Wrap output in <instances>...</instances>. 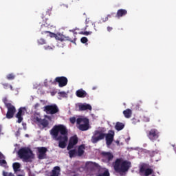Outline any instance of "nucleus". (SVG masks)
Masks as SVG:
<instances>
[{"instance_id": "9b49d317", "label": "nucleus", "mask_w": 176, "mask_h": 176, "mask_svg": "<svg viewBox=\"0 0 176 176\" xmlns=\"http://www.w3.org/2000/svg\"><path fill=\"white\" fill-rule=\"evenodd\" d=\"M54 82L58 83L59 87H64L68 85V78L65 76L56 77Z\"/></svg>"}, {"instance_id": "b1692460", "label": "nucleus", "mask_w": 176, "mask_h": 176, "mask_svg": "<svg viewBox=\"0 0 176 176\" xmlns=\"http://www.w3.org/2000/svg\"><path fill=\"white\" fill-rule=\"evenodd\" d=\"M69 157L72 158V157H75V156H78V151H76V149H72V150H69Z\"/></svg>"}, {"instance_id": "cd10ccee", "label": "nucleus", "mask_w": 176, "mask_h": 176, "mask_svg": "<svg viewBox=\"0 0 176 176\" xmlns=\"http://www.w3.org/2000/svg\"><path fill=\"white\" fill-rule=\"evenodd\" d=\"M59 97H61L62 98H67L68 97V95L65 91H60L58 93Z\"/></svg>"}, {"instance_id": "09e8293b", "label": "nucleus", "mask_w": 176, "mask_h": 176, "mask_svg": "<svg viewBox=\"0 0 176 176\" xmlns=\"http://www.w3.org/2000/svg\"><path fill=\"white\" fill-rule=\"evenodd\" d=\"M40 101H41V102H42V101H43V100H41Z\"/></svg>"}, {"instance_id": "423d86ee", "label": "nucleus", "mask_w": 176, "mask_h": 176, "mask_svg": "<svg viewBox=\"0 0 176 176\" xmlns=\"http://www.w3.org/2000/svg\"><path fill=\"white\" fill-rule=\"evenodd\" d=\"M146 136L151 142H156V141H160V132L156 129H151L146 131Z\"/></svg>"}, {"instance_id": "72a5a7b5", "label": "nucleus", "mask_w": 176, "mask_h": 176, "mask_svg": "<svg viewBox=\"0 0 176 176\" xmlns=\"http://www.w3.org/2000/svg\"><path fill=\"white\" fill-rule=\"evenodd\" d=\"M87 166H95V167H97L98 164L96 162H88L86 163Z\"/></svg>"}, {"instance_id": "2f4dec72", "label": "nucleus", "mask_w": 176, "mask_h": 176, "mask_svg": "<svg viewBox=\"0 0 176 176\" xmlns=\"http://www.w3.org/2000/svg\"><path fill=\"white\" fill-rule=\"evenodd\" d=\"M56 47L54 45L50 46V45H47L44 47L45 50H53Z\"/></svg>"}, {"instance_id": "a19ab883", "label": "nucleus", "mask_w": 176, "mask_h": 176, "mask_svg": "<svg viewBox=\"0 0 176 176\" xmlns=\"http://www.w3.org/2000/svg\"><path fill=\"white\" fill-rule=\"evenodd\" d=\"M34 120H35L36 122H37L38 123H41V122H42V120H41L40 118H38V117H36V118H34Z\"/></svg>"}, {"instance_id": "1a4fd4ad", "label": "nucleus", "mask_w": 176, "mask_h": 176, "mask_svg": "<svg viewBox=\"0 0 176 176\" xmlns=\"http://www.w3.org/2000/svg\"><path fill=\"white\" fill-rule=\"evenodd\" d=\"M44 111L47 115H55V113H57L60 110L56 104H51L45 106Z\"/></svg>"}, {"instance_id": "e433bc0d", "label": "nucleus", "mask_w": 176, "mask_h": 176, "mask_svg": "<svg viewBox=\"0 0 176 176\" xmlns=\"http://www.w3.org/2000/svg\"><path fill=\"white\" fill-rule=\"evenodd\" d=\"M80 41L82 43H87V42H88L89 40L87 38V37H82Z\"/></svg>"}, {"instance_id": "c756f323", "label": "nucleus", "mask_w": 176, "mask_h": 176, "mask_svg": "<svg viewBox=\"0 0 176 176\" xmlns=\"http://www.w3.org/2000/svg\"><path fill=\"white\" fill-rule=\"evenodd\" d=\"M111 175L109 174V170H106L104 171V173H99L96 176H110Z\"/></svg>"}, {"instance_id": "f257e3e1", "label": "nucleus", "mask_w": 176, "mask_h": 176, "mask_svg": "<svg viewBox=\"0 0 176 176\" xmlns=\"http://www.w3.org/2000/svg\"><path fill=\"white\" fill-rule=\"evenodd\" d=\"M50 133L53 140L58 141V146L61 149L67 147V143L68 142V129H67L65 126L63 124L55 125L50 131Z\"/></svg>"}, {"instance_id": "f704fd0d", "label": "nucleus", "mask_w": 176, "mask_h": 176, "mask_svg": "<svg viewBox=\"0 0 176 176\" xmlns=\"http://www.w3.org/2000/svg\"><path fill=\"white\" fill-rule=\"evenodd\" d=\"M69 122L72 123V124H75V122H76V118L75 117H72L69 118Z\"/></svg>"}, {"instance_id": "c9c22d12", "label": "nucleus", "mask_w": 176, "mask_h": 176, "mask_svg": "<svg viewBox=\"0 0 176 176\" xmlns=\"http://www.w3.org/2000/svg\"><path fill=\"white\" fill-rule=\"evenodd\" d=\"M3 176H14V175H13V173H7L5 170L3 171Z\"/></svg>"}, {"instance_id": "5701e85b", "label": "nucleus", "mask_w": 176, "mask_h": 176, "mask_svg": "<svg viewBox=\"0 0 176 176\" xmlns=\"http://www.w3.org/2000/svg\"><path fill=\"white\" fill-rule=\"evenodd\" d=\"M115 129L117 131H120L124 129V124L122 122H117L115 125Z\"/></svg>"}, {"instance_id": "c85d7f7f", "label": "nucleus", "mask_w": 176, "mask_h": 176, "mask_svg": "<svg viewBox=\"0 0 176 176\" xmlns=\"http://www.w3.org/2000/svg\"><path fill=\"white\" fill-rule=\"evenodd\" d=\"M2 86L3 89H8L10 87V90L13 91V87L11 85H9V83H2Z\"/></svg>"}, {"instance_id": "58836bf2", "label": "nucleus", "mask_w": 176, "mask_h": 176, "mask_svg": "<svg viewBox=\"0 0 176 176\" xmlns=\"http://www.w3.org/2000/svg\"><path fill=\"white\" fill-rule=\"evenodd\" d=\"M138 122H140V120L135 119V118H133L132 119V123L133 124H137V123H138Z\"/></svg>"}, {"instance_id": "4c0bfd02", "label": "nucleus", "mask_w": 176, "mask_h": 176, "mask_svg": "<svg viewBox=\"0 0 176 176\" xmlns=\"http://www.w3.org/2000/svg\"><path fill=\"white\" fill-rule=\"evenodd\" d=\"M80 34L82 35H91V32H81Z\"/></svg>"}, {"instance_id": "6e6552de", "label": "nucleus", "mask_w": 176, "mask_h": 176, "mask_svg": "<svg viewBox=\"0 0 176 176\" xmlns=\"http://www.w3.org/2000/svg\"><path fill=\"white\" fill-rule=\"evenodd\" d=\"M105 138V133L102 131L96 130L94 131V135L91 137V141L92 144H97L99 141Z\"/></svg>"}, {"instance_id": "de8ad7c7", "label": "nucleus", "mask_w": 176, "mask_h": 176, "mask_svg": "<svg viewBox=\"0 0 176 176\" xmlns=\"http://www.w3.org/2000/svg\"><path fill=\"white\" fill-rule=\"evenodd\" d=\"M96 89V88H93V90Z\"/></svg>"}, {"instance_id": "49530a36", "label": "nucleus", "mask_w": 176, "mask_h": 176, "mask_svg": "<svg viewBox=\"0 0 176 176\" xmlns=\"http://www.w3.org/2000/svg\"><path fill=\"white\" fill-rule=\"evenodd\" d=\"M17 176H23V175H18Z\"/></svg>"}, {"instance_id": "79ce46f5", "label": "nucleus", "mask_w": 176, "mask_h": 176, "mask_svg": "<svg viewBox=\"0 0 176 176\" xmlns=\"http://www.w3.org/2000/svg\"><path fill=\"white\" fill-rule=\"evenodd\" d=\"M112 30H113L112 27H110V26L107 27V31L109 32H111V31H112Z\"/></svg>"}, {"instance_id": "4468645a", "label": "nucleus", "mask_w": 176, "mask_h": 176, "mask_svg": "<svg viewBox=\"0 0 176 176\" xmlns=\"http://www.w3.org/2000/svg\"><path fill=\"white\" fill-rule=\"evenodd\" d=\"M79 139L78 138V135H74L69 138V144L67 147V151L70 149H73L74 146L78 144Z\"/></svg>"}, {"instance_id": "0eeeda50", "label": "nucleus", "mask_w": 176, "mask_h": 176, "mask_svg": "<svg viewBox=\"0 0 176 176\" xmlns=\"http://www.w3.org/2000/svg\"><path fill=\"white\" fill-rule=\"evenodd\" d=\"M139 173L142 176H149L153 173V169L149 168V164H142L140 166Z\"/></svg>"}, {"instance_id": "c03bdc74", "label": "nucleus", "mask_w": 176, "mask_h": 176, "mask_svg": "<svg viewBox=\"0 0 176 176\" xmlns=\"http://www.w3.org/2000/svg\"><path fill=\"white\" fill-rule=\"evenodd\" d=\"M1 131H2V128H1V126H0V133H1Z\"/></svg>"}, {"instance_id": "a18cd8bd", "label": "nucleus", "mask_w": 176, "mask_h": 176, "mask_svg": "<svg viewBox=\"0 0 176 176\" xmlns=\"http://www.w3.org/2000/svg\"><path fill=\"white\" fill-rule=\"evenodd\" d=\"M174 151L175 152H176V147H174Z\"/></svg>"}, {"instance_id": "7c9ffc66", "label": "nucleus", "mask_w": 176, "mask_h": 176, "mask_svg": "<svg viewBox=\"0 0 176 176\" xmlns=\"http://www.w3.org/2000/svg\"><path fill=\"white\" fill-rule=\"evenodd\" d=\"M37 42L39 45H46V40L42 38L38 39Z\"/></svg>"}, {"instance_id": "dca6fc26", "label": "nucleus", "mask_w": 176, "mask_h": 176, "mask_svg": "<svg viewBox=\"0 0 176 176\" xmlns=\"http://www.w3.org/2000/svg\"><path fill=\"white\" fill-rule=\"evenodd\" d=\"M25 115V107H21L16 115V118L18 119L17 122L21 123L23 122V116Z\"/></svg>"}, {"instance_id": "f8f14e48", "label": "nucleus", "mask_w": 176, "mask_h": 176, "mask_svg": "<svg viewBox=\"0 0 176 176\" xmlns=\"http://www.w3.org/2000/svg\"><path fill=\"white\" fill-rule=\"evenodd\" d=\"M7 113H6V118L7 119H12L13 116H14V114L16 113V107L13 106V104H8L7 107Z\"/></svg>"}, {"instance_id": "ddd939ff", "label": "nucleus", "mask_w": 176, "mask_h": 176, "mask_svg": "<svg viewBox=\"0 0 176 176\" xmlns=\"http://www.w3.org/2000/svg\"><path fill=\"white\" fill-rule=\"evenodd\" d=\"M115 137V131L110 130L108 133H105L104 138H106V144L107 145H112V142H113V138Z\"/></svg>"}, {"instance_id": "393cba45", "label": "nucleus", "mask_w": 176, "mask_h": 176, "mask_svg": "<svg viewBox=\"0 0 176 176\" xmlns=\"http://www.w3.org/2000/svg\"><path fill=\"white\" fill-rule=\"evenodd\" d=\"M12 167L14 173H17V171H20V167H21V166L20 165V163L14 162L12 164Z\"/></svg>"}, {"instance_id": "37998d69", "label": "nucleus", "mask_w": 176, "mask_h": 176, "mask_svg": "<svg viewBox=\"0 0 176 176\" xmlns=\"http://www.w3.org/2000/svg\"><path fill=\"white\" fill-rule=\"evenodd\" d=\"M102 20L104 22L108 21V16H105V18H103Z\"/></svg>"}, {"instance_id": "6ab92c4d", "label": "nucleus", "mask_w": 176, "mask_h": 176, "mask_svg": "<svg viewBox=\"0 0 176 176\" xmlns=\"http://www.w3.org/2000/svg\"><path fill=\"white\" fill-rule=\"evenodd\" d=\"M78 108H79L80 111H87V109H89V111H91V109H92L91 105H90L89 104H80V105H78Z\"/></svg>"}, {"instance_id": "f3484780", "label": "nucleus", "mask_w": 176, "mask_h": 176, "mask_svg": "<svg viewBox=\"0 0 176 176\" xmlns=\"http://www.w3.org/2000/svg\"><path fill=\"white\" fill-rule=\"evenodd\" d=\"M5 155L0 151V166L4 167V168H8V162L5 160Z\"/></svg>"}, {"instance_id": "4be33fe9", "label": "nucleus", "mask_w": 176, "mask_h": 176, "mask_svg": "<svg viewBox=\"0 0 176 176\" xmlns=\"http://www.w3.org/2000/svg\"><path fill=\"white\" fill-rule=\"evenodd\" d=\"M85 153V144H81L78 146L77 156H83Z\"/></svg>"}, {"instance_id": "aec40b11", "label": "nucleus", "mask_w": 176, "mask_h": 176, "mask_svg": "<svg viewBox=\"0 0 176 176\" xmlns=\"http://www.w3.org/2000/svg\"><path fill=\"white\" fill-rule=\"evenodd\" d=\"M127 14V10L124 9H120L117 11L116 17L118 19H120V17H123V16H126Z\"/></svg>"}, {"instance_id": "9d476101", "label": "nucleus", "mask_w": 176, "mask_h": 176, "mask_svg": "<svg viewBox=\"0 0 176 176\" xmlns=\"http://www.w3.org/2000/svg\"><path fill=\"white\" fill-rule=\"evenodd\" d=\"M100 156L104 163L109 164L111 162H112V160H113V154H112L111 152L102 151L100 153Z\"/></svg>"}, {"instance_id": "bb28decb", "label": "nucleus", "mask_w": 176, "mask_h": 176, "mask_svg": "<svg viewBox=\"0 0 176 176\" xmlns=\"http://www.w3.org/2000/svg\"><path fill=\"white\" fill-rule=\"evenodd\" d=\"M15 78L16 75H14L13 73L9 74L6 76V79H8V80H14Z\"/></svg>"}, {"instance_id": "a211bd4d", "label": "nucleus", "mask_w": 176, "mask_h": 176, "mask_svg": "<svg viewBox=\"0 0 176 176\" xmlns=\"http://www.w3.org/2000/svg\"><path fill=\"white\" fill-rule=\"evenodd\" d=\"M76 96L79 98H85V97H87V92L83 90V89H80L76 91Z\"/></svg>"}, {"instance_id": "ea45409f", "label": "nucleus", "mask_w": 176, "mask_h": 176, "mask_svg": "<svg viewBox=\"0 0 176 176\" xmlns=\"http://www.w3.org/2000/svg\"><path fill=\"white\" fill-rule=\"evenodd\" d=\"M41 107V104L39 103H36L34 106V109H38Z\"/></svg>"}, {"instance_id": "20e7f679", "label": "nucleus", "mask_w": 176, "mask_h": 176, "mask_svg": "<svg viewBox=\"0 0 176 176\" xmlns=\"http://www.w3.org/2000/svg\"><path fill=\"white\" fill-rule=\"evenodd\" d=\"M18 155L20 159L27 162L32 157V151L28 147H22L18 151Z\"/></svg>"}, {"instance_id": "a878e982", "label": "nucleus", "mask_w": 176, "mask_h": 176, "mask_svg": "<svg viewBox=\"0 0 176 176\" xmlns=\"http://www.w3.org/2000/svg\"><path fill=\"white\" fill-rule=\"evenodd\" d=\"M40 124L43 126V129H46V127H48L49 126V121H47L46 119H43L41 120Z\"/></svg>"}, {"instance_id": "473e14b6", "label": "nucleus", "mask_w": 176, "mask_h": 176, "mask_svg": "<svg viewBox=\"0 0 176 176\" xmlns=\"http://www.w3.org/2000/svg\"><path fill=\"white\" fill-rule=\"evenodd\" d=\"M3 102L6 105V107H8V105H11L12 104V103L8 102V98H3Z\"/></svg>"}, {"instance_id": "f03ea898", "label": "nucleus", "mask_w": 176, "mask_h": 176, "mask_svg": "<svg viewBox=\"0 0 176 176\" xmlns=\"http://www.w3.org/2000/svg\"><path fill=\"white\" fill-rule=\"evenodd\" d=\"M113 167L116 173L119 174L127 173L131 167V162L127 160H123L122 158H117L114 162H113Z\"/></svg>"}, {"instance_id": "2eb2a0df", "label": "nucleus", "mask_w": 176, "mask_h": 176, "mask_svg": "<svg viewBox=\"0 0 176 176\" xmlns=\"http://www.w3.org/2000/svg\"><path fill=\"white\" fill-rule=\"evenodd\" d=\"M37 151L38 152V158L39 160H43V159H46L47 157V148L46 147H38Z\"/></svg>"}, {"instance_id": "7ed1b4c3", "label": "nucleus", "mask_w": 176, "mask_h": 176, "mask_svg": "<svg viewBox=\"0 0 176 176\" xmlns=\"http://www.w3.org/2000/svg\"><path fill=\"white\" fill-rule=\"evenodd\" d=\"M42 34H47V36H50V38H55L57 41H60V42H64L66 41L72 42V43H75V42H76V33H73L69 36H64V34H56L52 32L45 31L42 32Z\"/></svg>"}, {"instance_id": "412c9836", "label": "nucleus", "mask_w": 176, "mask_h": 176, "mask_svg": "<svg viewBox=\"0 0 176 176\" xmlns=\"http://www.w3.org/2000/svg\"><path fill=\"white\" fill-rule=\"evenodd\" d=\"M123 115L126 119H130L131 115H133V111L130 109H126L123 111Z\"/></svg>"}, {"instance_id": "39448f33", "label": "nucleus", "mask_w": 176, "mask_h": 176, "mask_svg": "<svg viewBox=\"0 0 176 176\" xmlns=\"http://www.w3.org/2000/svg\"><path fill=\"white\" fill-rule=\"evenodd\" d=\"M76 124L78 125L77 127L80 131H87L90 126L89 119L84 118H78L76 119Z\"/></svg>"}]
</instances>
